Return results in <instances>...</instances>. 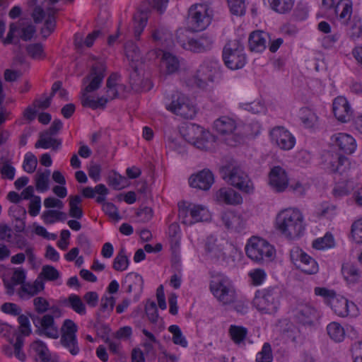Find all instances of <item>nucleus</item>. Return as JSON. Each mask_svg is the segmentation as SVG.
I'll list each match as a JSON object with an SVG mask.
<instances>
[{
	"instance_id": "39448f33",
	"label": "nucleus",
	"mask_w": 362,
	"mask_h": 362,
	"mask_svg": "<svg viewBox=\"0 0 362 362\" xmlns=\"http://www.w3.org/2000/svg\"><path fill=\"white\" fill-rule=\"evenodd\" d=\"M245 252L252 261L264 264L272 261L275 250L266 240L253 236L250 238L245 246Z\"/></svg>"
},
{
	"instance_id": "c03bdc74",
	"label": "nucleus",
	"mask_w": 362,
	"mask_h": 362,
	"mask_svg": "<svg viewBox=\"0 0 362 362\" xmlns=\"http://www.w3.org/2000/svg\"><path fill=\"white\" fill-rule=\"evenodd\" d=\"M42 217L46 224H53L56 221H64L67 215L63 211L50 209L44 211Z\"/></svg>"
},
{
	"instance_id": "774afa93",
	"label": "nucleus",
	"mask_w": 362,
	"mask_h": 362,
	"mask_svg": "<svg viewBox=\"0 0 362 362\" xmlns=\"http://www.w3.org/2000/svg\"><path fill=\"white\" fill-rule=\"evenodd\" d=\"M354 362H362V341H358L351 346Z\"/></svg>"
},
{
	"instance_id": "ea45409f",
	"label": "nucleus",
	"mask_w": 362,
	"mask_h": 362,
	"mask_svg": "<svg viewBox=\"0 0 362 362\" xmlns=\"http://www.w3.org/2000/svg\"><path fill=\"white\" fill-rule=\"evenodd\" d=\"M141 64H130L129 67L132 69L129 74V83L132 88L138 91L142 88L143 78L139 72V66Z\"/></svg>"
},
{
	"instance_id": "c9c22d12",
	"label": "nucleus",
	"mask_w": 362,
	"mask_h": 362,
	"mask_svg": "<svg viewBox=\"0 0 362 362\" xmlns=\"http://www.w3.org/2000/svg\"><path fill=\"white\" fill-rule=\"evenodd\" d=\"M125 52L129 64H142L140 50L136 44L132 41L127 42L125 45Z\"/></svg>"
},
{
	"instance_id": "72a5a7b5",
	"label": "nucleus",
	"mask_w": 362,
	"mask_h": 362,
	"mask_svg": "<svg viewBox=\"0 0 362 362\" xmlns=\"http://www.w3.org/2000/svg\"><path fill=\"white\" fill-rule=\"evenodd\" d=\"M29 351L35 353L42 362H49L51 359V355L46 344L40 339L30 344Z\"/></svg>"
},
{
	"instance_id": "a878e982",
	"label": "nucleus",
	"mask_w": 362,
	"mask_h": 362,
	"mask_svg": "<svg viewBox=\"0 0 362 362\" xmlns=\"http://www.w3.org/2000/svg\"><path fill=\"white\" fill-rule=\"evenodd\" d=\"M36 333L40 336L44 335L50 339H56L59 338V332L52 315L46 314L42 316V326L40 329H36Z\"/></svg>"
},
{
	"instance_id": "5fc2aeb1",
	"label": "nucleus",
	"mask_w": 362,
	"mask_h": 362,
	"mask_svg": "<svg viewBox=\"0 0 362 362\" xmlns=\"http://www.w3.org/2000/svg\"><path fill=\"white\" fill-rule=\"evenodd\" d=\"M230 12L235 16H243L246 11L245 0H227Z\"/></svg>"
},
{
	"instance_id": "37998d69",
	"label": "nucleus",
	"mask_w": 362,
	"mask_h": 362,
	"mask_svg": "<svg viewBox=\"0 0 362 362\" xmlns=\"http://www.w3.org/2000/svg\"><path fill=\"white\" fill-rule=\"evenodd\" d=\"M350 168V162L346 157L337 156L334 160L330 161V169L334 173L343 174Z\"/></svg>"
},
{
	"instance_id": "0e129e2a",
	"label": "nucleus",
	"mask_w": 362,
	"mask_h": 362,
	"mask_svg": "<svg viewBox=\"0 0 362 362\" xmlns=\"http://www.w3.org/2000/svg\"><path fill=\"white\" fill-rule=\"evenodd\" d=\"M351 234L353 240L358 244L362 243V218L354 221L351 226Z\"/></svg>"
},
{
	"instance_id": "b1692460",
	"label": "nucleus",
	"mask_w": 362,
	"mask_h": 362,
	"mask_svg": "<svg viewBox=\"0 0 362 362\" xmlns=\"http://www.w3.org/2000/svg\"><path fill=\"white\" fill-rule=\"evenodd\" d=\"M293 312L296 320L303 325H312L317 316L316 310L307 303L298 304Z\"/></svg>"
},
{
	"instance_id": "0eeeda50",
	"label": "nucleus",
	"mask_w": 362,
	"mask_h": 362,
	"mask_svg": "<svg viewBox=\"0 0 362 362\" xmlns=\"http://www.w3.org/2000/svg\"><path fill=\"white\" fill-rule=\"evenodd\" d=\"M178 216L182 223L192 226L199 222L209 221L211 215L206 206L202 204L182 202L178 204Z\"/></svg>"
},
{
	"instance_id": "3c124183",
	"label": "nucleus",
	"mask_w": 362,
	"mask_h": 362,
	"mask_svg": "<svg viewBox=\"0 0 362 362\" xmlns=\"http://www.w3.org/2000/svg\"><path fill=\"white\" fill-rule=\"evenodd\" d=\"M168 331L173 334V341L175 344L180 345L184 348L187 346V341L178 325H170L168 327Z\"/></svg>"
},
{
	"instance_id": "473e14b6",
	"label": "nucleus",
	"mask_w": 362,
	"mask_h": 362,
	"mask_svg": "<svg viewBox=\"0 0 362 362\" xmlns=\"http://www.w3.org/2000/svg\"><path fill=\"white\" fill-rule=\"evenodd\" d=\"M45 289V284L42 279L37 277L33 284L25 283L20 288L19 295L23 298L25 295L33 297Z\"/></svg>"
},
{
	"instance_id": "49530a36",
	"label": "nucleus",
	"mask_w": 362,
	"mask_h": 362,
	"mask_svg": "<svg viewBox=\"0 0 362 362\" xmlns=\"http://www.w3.org/2000/svg\"><path fill=\"white\" fill-rule=\"evenodd\" d=\"M334 246V239L329 233H327L322 238H317L313 242V247L316 250H325Z\"/></svg>"
},
{
	"instance_id": "2eb2a0df",
	"label": "nucleus",
	"mask_w": 362,
	"mask_h": 362,
	"mask_svg": "<svg viewBox=\"0 0 362 362\" xmlns=\"http://www.w3.org/2000/svg\"><path fill=\"white\" fill-rule=\"evenodd\" d=\"M19 326V332H15L16 339L14 346V354L16 358L19 361L24 362L26 360V355L23 351V346L24 344V337L29 336L31 333V327L30 324L29 318L25 315H20L18 317Z\"/></svg>"
},
{
	"instance_id": "4be33fe9",
	"label": "nucleus",
	"mask_w": 362,
	"mask_h": 362,
	"mask_svg": "<svg viewBox=\"0 0 362 362\" xmlns=\"http://www.w3.org/2000/svg\"><path fill=\"white\" fill-rule=\"evenodd\" d=\"M333 112L335 117L341 122H347L352 118V110L346 98L337 97L333 101Z\"/></svg>"
},
{
	"instance_id": "6e6552de",
	"label": "nucleus",
	"mask_w": 362,
	"mask_h": 362,
	"mask_svg": "<svg viewBox=\"0 0 362 362\" xmlns=\"http://www.w3.org/2000/svg\"><path fill=\"white\" fill-rule=\"evenodd\" d=\"M221 173L223 179L229 185L246 193L252 192V183L239 165L228 164L221 168Z\"/></svg>"
},
{
	"instance_id": "6ab92c4d",
	"label": "nucleus",
	"mask_w": 362,
	"mask_h": 362,
	"mask_svg": "<svg viewBox=\"0 0 362 362\" xmlns=\"http://www.w3.org/2000/svg\"><path fill=\"white\" fill-rule=\"evenodd\" d=\"M239 126L236 121L228 116H221L214 122V129L221 135H232L233 140L228 141L233 142L238 136Z\"/></svg>"
},
{
	"instance_id": "864d4df0",
	"label": "nucleus",
	"mask_w": 362,
	"mask_h": 362,
	"mask_svg": "<svg viewBox=\"0 0 362 362\" xmlns=\"http://www.w3.org/2000/svg\"><path fill=\"white\" fill-rule=\"evenodd\" d=\"M0 173L3 179H7L9 180H13L14 179L16 169L12 165V162L11 160L7 159L3 160L0 163Z\"/></svg>"
},
{
	"instance_id": "aec40b11",
	"label": "nucleus",
	"mask_w": 362,
	"mask_h": 362,
	"mask_svg": "<svg viewBox=\"0 0 362 362\" xmlns=\"http://www.w3.org/2000/svg\"><path fill=\"white\" fill-rule=\"evenodd\" d=\"M223 225L230 230L240 232L245 227V221L243 216L233 211H225L220 214Z\"/></svg>"
},
{
	"instance_id": "69168bd1",
	"label": "nucleus",
	"mask_w": 362,
	"mask_h": 362,
	"mask_svg": "<svg viewBox=\"0 0 362 362\" xmlns=\"http://www.w3.org/2000/svg\"><path fill=\"white\" fill-rule=\"evenodd\" d=\"M288 186L290 190L298 196L305 195L309 187L307 183H302L298 180L293 182L290 185H288Z\"/></svg>"
},
{
	"instance_id": "338daca9",
	"label": "nucleus",
	"mask_w": 362,
	"mask_h": 362,
	"mask_svg": "<svg viewBox=\"0 0 362 362\" xmlns=\"http://www.w3.org/2000/svg\"><path fill=\"white\" fill-rule=\"evenodd\" d=\"M253 284L258 286L262 284L266 279V273L264 269H256L250 272Z\"/></svg>"
},
{
	"instance_id": "cd10ccee",
	"label": "nucleus",
	"mask_w": 362,
	"mask_h": 362,
	"mask_svg": "<svg viewBox=\"0 0 362 362\" xmlns=\"http://www.w3.org/2000/svg\"><path fill=\"white\" fill-rule=\"evenodd\" d=\"M269 40L270 36L267 33L260 30L251 33L248 40L250 49L252 52H262L266 49Z\"/></svg>"
},
{
	"instance_id": "423d86ee",
	"label": "nucleus",
	"mask_w": 362,
	"mask_h": 362,
	"mask_svg": "<svg viewBox=\"0 0 362 362\" xmlns=\"http://www.w3.org/2000/svg\"><path fill=\"white\" fill-rule=\"evenodd\" d=\"M281 298L279 287L273 286L256 292L254 305L262 313L272 314L277 311Z\"/></svg>"
},
{
	"instance_id": "2f4dec72",
	"label": "nucleus",
	"mask_w": 362,
	"mask_h": 362,
	"mask_svg": "<svg viewBox=\"0 0 362 362\" xmlns=\"http://www.w3.org/2000/svg\"><path fill=\"white\" fill-rule=\"evenodd\" d=\"M54 136L49 135L47 132H42L40 133L39 139L35 144L36 148H42L47 149L52 148L53 150H58L61 145L62 141L53 137Z\"/></svg>"
},
{
	"instance_id": "bb28decb",
	"label": "nucleus",
	"mask_w": 362,
	"mask_h": 362,
	"mask_svg": "<svg viewBox=\"0 0 362 362\" xmlns=\"http://www.w3.org/2000/svg\"><path fill=\"white\" fill-rule=\"evenodd\" d=\"M329 305L336 315L339 317H344L350 315L351 309L355 308L356 305L354 303H349L348 300L343 296L337 294L331 300Z\"/></svg>"
},
{
	"instance_id": "680f3d73",
	"label": "nucleus",
	"mask_w": 362,
	"mask_h": 362,
	"mask_svg": "<svg viewBox=\"0 0 362 362\" xmlns=\"http://www.w3.org/2000/svg\"><path fill=\"white\" fill-rule=\"evenodd\" d=\"M145 312L151 322L156 323L158 322V313L155 302L148 300L145 306Z\"/></svg>"
},
{
	"instance_id": "5701e85b",
	"label": "nucleus",
	"mask_w": 362,
	"mask_h": 362,
	"mask_svg": "<svg viewBox=\"0 0 362 362\" xmlns=\"http://www.w3.org/2000/svg\"><path fill=\"white\" fill-rule=\"evenodd\" d=\"M334 144L344 153L351 154L356 149L355 139L346 133H337L331 138Z\"/></svg>"
},
{
	"instance_id": "4d7b16f0",
	"label": "nucleus",
	"mask_w": 362,
	"mask_h": 362,
	"mask_svg": "<svg viewBox=\"0 0 362 362\" xmlns=\"http://www.w3.org/2000/svg\"><path fill=\"white\" fill-rule=\"evenodd\" d=\"M17 25L18 30H21L20 37L24 41L30 40L36 32L35 25L32 23L24 25L21 23H18Z\"/></svg>"
},
{
	"instance_id": "9d476101",
	"label": "nucleus",
	"mask_w": 362,
	"mask_h": 362,
	"mask_svg": "<svg viewBox=\"0 0 362 362\" xmlns=\"http://www.w3.org/2000/svg\"><path fill=\"white\" fill-rule=\"evenodd\" d=\"M223 59L226 66L232 70L243 68L246 63L244 45L240 40H229L223 47Z\"/></svg>"
},
{
	"instance_id": "c756f323",
	"label": "nucleus",
	"mask_w": 362,
	"mask_h": 362,
	"mask_svg": "<svg viewBox=\"0 0 362 362\" xmlns=\"http://www.w3.org/2000/svg\"><path fill=\"white\" fill-rule=\"evenodd\" d=\"M122 285L126 286L127 293H130L136 292L137 293L138 297L136 299L137 300L140 294L143 291L144 279L140 274L134 272H130L125 276Z\"/></svg>"
},
{
	"instance_id": "a211bd4d",
	"label": "nucleus",
	"mask_w": 362,
	"mask_h": 362,
	"mask_svg": "<svg viewBox=\"0 0 362 362\" xmlns=\"http://www.w3.org/2000/svg\"><path fill=\"white\" fill-rule=\"evenodd\" d=\"M269 185L276 192H283L289 185L286 171L282 167L274 166L269 173Z\"/></svg>"
},
{
	"instance_id": "052dcab7",
	"label": "nucleus",
	"mask_w": 362,
	"mask_h": 362,
	"mask_svg": "<svg viewBox=\"0 0 362 362\" xmlns=\"http://www.w3.org/2000/svg\"><path fill=\"white\" fill-rule=\"evenodd\" d=\"M37 165V159L36 156L32 153H27L23 163V170L28 173H33L35 172Z\"/></svg>"
},
{
	"instance_id": "e2e57ef3",
	"label": "nucleus",
	"mask_w": 362,
	"mask_h": 362,
	"mask_svg": "<svg viewBox=\"0 0 362 362\" xmlns=\"http://www.w3.org/2000/svg\"><path fill=\"white\" fill-rule=\"evenodd\" d=\"M35 311L37 314H44L49 310V302L43 297L39 296L33 299Z\"/></svg>"
},
{
	"instance_id": "7ed1b4c3",
	"label": "nucleus",
	"mask_w": 362,
	"mask_h": 362,
	"mask_svg": "<svg viewBox=\"0 0 362 362\" xmlns=\"http://www.w3.org/2000/svg\"><path fill=\"white\" fill-rule=\"evenodd\" d=\"M204 250L206 257L215 263L223 265L235 261V249L233 245L223 240H218L214 235L206 238Z\"/></svg>"
},
{
	"instance_id": "c85d7f7f",
	"label": "nucleus",
	"mask_w": 362,
	"mask_h": 362,
	"mask_svg": "<svg viewBox=\"0 0 362 362\" xmlns=\"http://www.w3.org/2000/svg\"><path fill=\"white\" fill-rule=\"evenodd\" d=\"M239 127L237 139L233 142L229 143L230 146H235L241 141L243 137L256 136L260 134L262 130V125L257 121H252L247 124L239 126Z\"/></svg>"
},
{
	"instance_id": "393cba45",
	"label": "nucleus",
	"mask_w": 362,
	"mask_h": 362,
	"mask_svg": "<svg viewBox=\"0 0 362 362\" xmlns=\"http://www.w3.org/2000/svg\"><path fill=\"white\" fill-rule=\"evenodd\" d=\"M215 199L220 204L238 205L243 202L240 194L231 188L223 187L215 194Z\"/></svg>"
},
{
	"instance_id": "f3484780",
	"label": "nucleus",
	"mask_w": 362,
	"mask_h": 362,
	"mask_svg": "<svg viewBox=\"0 0 362 362\" xmlns=\"http://www.w3.org/2000/svg\"><path fill=\"white\" fill-rule=\"evenodd\" d=\"M271 141L279 148L288 151L293 148L296 139L293 134L284 127H275L269 133Z\"/></svg>"
},
{
	"instance_id": "1a4fd4ad",
	"label": "nucleus",
	"mask_w": 362,
	"mask_h": 362,
	"mask_svg": "<svg viewBox=\"0 0 362 362\" xmlns=\"http://www.w3.org/2000/svg\"><path fill=\"white\" fill-rule=\"evenodd\" d=\"M221 65L218 60L210 58L199 66L195 76V83L202 89L206 88L208 83L218 81L221 78Z\"/></svg>"
},
{
	"instance_id": "8fccbe9b",
	"label": "nucleus",
	"mask_w": 362,
	"mask_h": 362,
	"mask_svg": "<svg viewBox=\"0 0 362 362\" xmlns=\"http://www.w3.org/2000/svg\"><path fill=\"white\" fill-rule=\"evenodd\" d=\"M229 334L232 340L235 344H240L247 337V330L246 328L240 326L231 325L229 328Z\"/></svg>"
},
{
	"instance_id": "e433bc0d",
	"label": "nucleus",
	"mask_w": 362,
	"mask_h": 362,
	"mask_svg": "<svg viewBox=\"0 0 362 362\" xmlns=\"http://www.w3.org/2000/svg\"><path fill=\"white\" fill-rule=\"evenodd\" d=\"M341 273L345 280L349 283L354 284L357 282L361 277V273L355 265L350 263H346L342 265Z\"/></svg>"
},
{
	"instance_id": "7c9ffc66",
	"label": "nucleus",
	"mask_w": 362,
	"mask_h": 362,
	"mask_svg": "<svg viewBox=\"0 0 362 362\" xmlns=\"http://www.w3.org/2000/svg\"><path fill=\"white\" fill-rule=\"evenodd\" d=\"M352 6L350 0H340L334 6V13L339 16L341 23L348 25L349 21L351 20Z\"/></svg>"
},
{
	"instance_id": "412c9836",
	"label": "nucleus",
	"mask_w": 362,
	"mask_h": 362,
	"mask_svg": "<svg viewBox=\"0 0 362 362\" xmlns=\"http://www.w3.org/2000/svg\"><path fill=\"white\" fill-rule=\"evenodd\" d=\"M214 182V176L209 169H204L191 175L189 183L193 188L202 190H209Z\"/></svg>"
},
{
	"instance_id": "de8ad7c7",
	"label": "nucleus",
	"mask_w": 362,
	"mask_h": 362,
	"mask_svg": "<svg viewBox=\"0 0 362 362\" xmlns=\"http://www.w3.org/2000/svg\"><path fill=\"white\" fill-rule=\"evenodd\" d=\"M129 264V260L126 255V251L124 248H121L118 254L115 257L113 261V268L116 271H124L127 269Z\"/></svg>"
},
{
	"instance_id": "f704fd0d",
	"label": "nucleus",
	"mask_w": 362,
	"mask_h": 362,
	"mask_svg": "<svg viewBox=\"0 0 362 362\" xmlns=\"http://www.w3.org/2000/svg\"><path fill=\"white\" fill-rule=\"evenodd\" d=\"M299 118L306 128H313L318 121L316 113L308 107H302L299 111Z\"/></svg>"
},
{
	"instance_id": "bf43d9fd",
	"label": "nucleus",
	"mask_w": 362,
	"mask_h": 362,
	"mask_svg": "<svg viewBox=\"0 0 362 362\" xmlns=\"http://www.w3.org/2000/svg\"><path fill=\"white\" fill-rule=\"evenodd\" d=\"M26 51L28 55L35 59H40L45 57L43 45L41 43L28 45Z\"/></svg>"
},
{
	"instance_id": "a19ab883",
	"label": "nucleus",
	"mask_w": 362,
	"mask_h": 362,
	"mask_svg": "<svg viewBox=\"0 0 362 362\" xmlns=\"http://www.w3.org/2000/svg\"><path fill=\"white\" fill-rule=\"evenodd\" d=\"M349 35L351 39L356 40L362 37V21L361 18L356 15L353 16L351 20L349 21Z\"/></svg>"
},
{
	"instance_id": "4c0bfd02",
	"label": "nucleus",
	"mask_w": 362,
	"mask_h": 362,
	"mask_svg": "<svg viewBox=\"0 0 362 362\" xmlns=\"http://www.w3.org/2000/svg\"><path fill=\"white\" fill-rule=\"evenodd\" d=\"M162 63L168 74L176 72L180 67V62L177 57L168 52H163Z\"/></svg>"
},
{
	"instance_id": "f03ea898",
	"label": "nucleus",
	"mask_w": 362,
	"mask_h": 362,
	"mask_svg": "<svg viewBox=\"0 0 362 362\" xmlns=\"http://www.w3.org/2000/svg\"><path fill=\"white\" fill-rule=\"evenodd\" d=\"M276 228L286 238L292 240L303 233L305 226L301 212L293 208L281 211L276 216Z\"/></svg>"
},
{
	"instance_id": "4468645a",
	"label": "nucleus",
	"mask_w": 362,
	"mask_h": 362,
	"mask_svg": "<svg viewBox=\"0 0 362 362\" xmlns=\"http://www.w3.org/2000/svg\"><path fill=\"white\" fill-rule=\"evenodd\" d=\"M77 325L71 320H65L61 328L60 344L66 349L71 355L76 356L80 349L76 338Z\"/></svg>"
},
{
	"instance_id": "9b49d317",
	"label": "nucleus",
	"mask_w": 362,
	"mask_h": 362,
	"mask_svg": "<svg viewBox=\"0 0 362 362\" xmlns=\"http://www.w3.org/2000/svg\"><path fill=\"white\" fill-rule=\"evenodd\" d=\"M187 31L180 29L176 33L177 42L184 49L191 50L194 52H203L211 49L214 43V37L204 33L197 38H189L187 37Z\"/></svg>"
},
{
	"instance_id": "6e6d98bb",
	"label": "nucleus",
	"mask_w": 362,
	"mask_h": 362,
	"mask_svg": "<svg viewBox=\"0 0 362 362\" xmlns=\"http://www.w3.org/2000/svg\"><path fill=\"white\" fill-rule=\"evenodd\" d=\"M38 277L40 279L41 277H43L47 281H52L60 277V273L53 266L44 265Z\"/></svg>"
},
{
	"instance_id": "f257e3e1",
	"label": "nucleus",
	"mask_w": 362,
	"mask_h": 362,
	"mask_svg": "<svg viewBox=\"0 0 362 362\" xmlns=\"http://www.w3.org/2000/svg\"><path fill=\"white\" fill-rule=\"evenodd\" d=\"M106 66L103 62H97L91 67L90 74L83 79V83L88 84L82 90L81 104L84 107H88L93 110L104 108L109 99L106 97H100L97 100L88 95V93L98 90L105 76Z\"/></svg>"
},
{
	"instance_id": "a18cd8bd",
	"label": "nucleus",
	"mask_w": 362,
	"mask_h": 362,
	"mask_svg": "<svg viewBox=\"0 0 362 362\" xmlns=\"http://www.w3.org/2000/svg\"><path fill=\"white\" fill-rule=\"evenodd\" d=\"M134 20L135 22L134 35L135 39L139 40L141 34L146 25L148 18L145 12L142 11L140 13L134 16Z\"/></svg>"
},
{
	"instance_id": "dca6fc26",
	"label": "nucleus",
	"mask_w": 362,
	"mask_h": 362,
	"mask_svg": "<svg viewBox=\"0 0 362 362\" xmlns=\"http://www.w3.org/2000/svg\"><path fill=\"white\" fill-rule=\"evenodd\" d=\"M290 256L291 261L304 273L314 274L318 272L317 262L302 250L298 247L293 249Z\"/></svg>"
},
{
	"instance_id": "09e8293b",
	"label": "nucleus",
	"mask_w": 362,
	"mask_h": 362,
	"mask_svg": "<svg viewBox=\"0 0 362 362\" xmlns=\"http://www.w3.org/2000/svg\"><path fill=\"white\" fill-rule=\"evenodd\" d=\"M50 170H46L45 172H38L36 174L35 186L37 191L40 192H46L49 189V178Z\"/></svg>"
},
{
	"instance_id": "20e7f679",
	"label": "nucleus",
	"mask_w": 362,
	"mask_h": 362,
	"mask_svg": "<svg viewBox=\"0 0 362 362\" xmlns=\"http://www.w3.org/2000/svg\"><path fill=\"white\" fill-rule=\"evenodd\" d=\"M209 288L214 296L223 305H230L236 299L233 282L223 274L218 273L212 276Z\"/></svg>"
},
{
	"instance_id": "79ce46f5",
	"label": "nucleus",
	"mask_w": 362,
	"mask_h": 362,
	"mask_svg": "<svg viewBox=\"0 0 362 362\" xmlns=\"http://www.w3.org/2000/svg\"><path fill=\"white\" fill-rule=\"evenodd\" d=\"M268 2L272 10L281 14L291 11L294 5V0H268Z\"/></svg>"
},
{
	"instance_id": "13d9d810",
	"label": "nucleus",
	"mask_w": 362,
	"mask_h": 362,
	"mask_svg": "<svg viewBox=\"0 0 362 362\" xmlns=\"http://www.w3.org/2000/svg\"><path fill=\"white\" fill-rule=\"evenodd\" d=\"M273 359L272 347L269 343L263 344L261 351L257 353L256 356L257 362H272Z\"/></svg>"
},
{
	"instance_id": "ddd939ff",
	"label": "nucleus",
	"mask_w": 362,
	"mask_h": 362,
	"mask_svg": "<svg viewBox=\"0 0 362 362\" xmlns=\"http://www.w3.org/2000/svg\"><path fill=\"white\" fill-rule=\"evenodd\" d=\"M166 109L186 119H192L196 115L195 107L189 99L178 91L172 95L170 103L166 104Z\"/></svg>"
},
{
	"instance_id": "603ef678",
	"label": "nucleus",
	"mask_w": 362,
	"mask_h": 362,
	"mask_svg": "<svg viewBox=\"0 0 362 362\" xmlns=\"http://www.w3.org/2000/svg\"><path fill=\"white\" fill-rule=\"evenodd\" d=\"M69 305L78 314L83 315L86 313V305L81 298L76 294H71L68 298Z\"/></svg>"
},
{
	"instance_id": "f8f14e48",
	"label": "nucleus",
	"mask_w": 362,
	"mask_h": 362,
	"mask_svg": "<svg viewBox=\"0 0 362 362\" xmlns=\"http://www.w3.org/2000/svg\"><path fill=\"white\" fill-rule=\"evenodd\" d=\"M212 20V11L205 4L192 6L188 11V24L190 29L198 32L206 29Z\"/></svg>"
},
{
	"instance_id": "58836bf2",
	"label": "nucleus",
	"mask_w": 362,
	"mask_h": 362,
	"mask_svg": "<svg viewBox=\"0 0 362 362\" xmlns=\"http://www.w3.org/2000/svg\"><path fill=\"white\" fill-rule=\"evenodd\" d=\"M327 334L335 342H341L344 339L345 330L338 322H330L327 327Z\"/></svg>"
}]
</instances>
